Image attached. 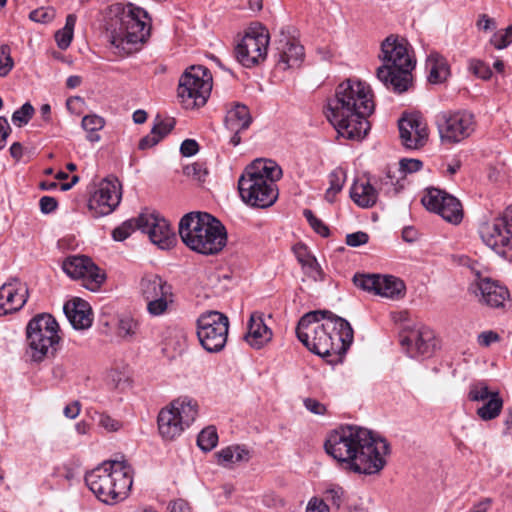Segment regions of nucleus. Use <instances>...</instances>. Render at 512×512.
Segmentation results:
<instances>
[{
  "instance_id": "bf43d9fd",
  "label": "nucleus",
  "mask_w": 512,
  "mask_h": 512,
  "mask_svg": "<svg viewBox=\"0 0 512 512\" xmlns=\"http://www.w3.org/2000/svg\"><path fill=\"white\" fill-rule=\"evenodd\" d=\"M137 329V323L130 318H125L120 321L119 333L123 337L132 336Z\"/></svg>"
},
{
  "instance_id": "f3484780",
  "label": "nucleus",
  "mask_w": 512,
  "mask_h": 512,
  "mask_svg": "<svg viewBox=\"0 0 512 512\" xmlns=\"http://www.w3.org/2000/svg\"><path fill=\"white\" fill-rule=\"evenodd\" d=\"M62 269L70 278L81 279L83 285L91 291H96L105 280L104 274L100 273L99 268L87 256L67 257L63 261Z\"/></svg>"
},
{
  "instance_id": "393cba45",
  "label": "nucleus",
  "mask_w": 512,
  "mask_h": 512,
  "mask_svg": "<svg viewBox=\"0 0 512 512\" xmlns=\"http://www.w3.org/2000/svg\"><path fill=\"white\" fill-rule=\"evenodd\" d=\"M277 66L282 70L299 67L304 58V48L295 39L281 33L276 41Z\"/></svg>"
},
{
  "instance_id": "8fccbe9b",
  "label": "nucleus",
  "mask_w": 512,
  "mask_h": 512,
  "mask_svg": "<svg viewBox=\"0 0 512 512\" xmlns=\"http://www.w3.org/2000/svg\"><path fill=\"white\" fill-rule=\"evenodd\" d=\"M305 512H331V507L322 497L313 496L309 499Z\"/></svg>"
},
{
  "instance_id": "a18cd8bd",
  "label": "nucleus",
  "mask_w": 512,
  "mask_h": 512,
  "mask_svg": "<svg viewBox=\"0 0 512 512\" xmlns=\"http://www.w3.org/2000/svg\"><path fill=\"white\" fill-rule=\"evenodd\" d=\"M496 49H504L512 43V24L506 29L496 32L490 40Z\"/></svg>"
},
{
  "instance_id": "de8ad7c7",
  "label": "nucleus",
  "mask_w": 512,
  "mask_h": 512,
  "mask_svg": "<svg viewBox=\"0 0 512 512\" xmlns=\"http://www.w3.org/2000/svg\"><path fill=\"white\" fill-rule=\"evenodd\" d=\"M304 274L314 281L323 279V271L317 262L316 258L310 259L301 266Z\"/></svg>"
},
{
  "instance_id": "09e8293b",
  "label": "nucleus",
  "mask_w": 512,
  "mask_h": 512,
  "mask_svg": "<svg viewBox=\"0 0 512 512\" xmlns=\"http://www.w3.org/2000/svg\"><path fill=\"white\" fill-rule=\"evenodd\" d=\"M186 337L180 330L169 331V338L166 339V346L173 347L174 350L181 351L185 345Z\"/></svg>"
},
{
  "instance_id": "e2e57ef3",
  "label": "nucleus",
  "mask_w": 512,
  "mask_h": 512,
  "mask_svg": "<svg viewBox=\"0 0 512 512\" xmlns=\"http://www.w3.org/2000/svg\"><path fill=\"white\" fill-rule=\"evenodd\" d=\"M73 33L64 29L57 31L55 39L60 49H66L71 44Z\"/></svg>"
},
{
  "instance_id": "7c9ffc66",
  "label": "nucleus",
  "mask_w": 512,
  "mask_h": 512,
  "mask_svg": "<svg viewBox=\"0 0 512 512\" xmlns=\"http://www.w3.org/2000/svg\"><path fill=\"white\" fill-rule=\"evenodd\" d=\"M426 69L429 73L428 80L433 84L442 83L450 74L446 59L436 52H432L427 57Z\"/></svg>"
},
{
  "instance_id": "3c124183",
  "label": "nucleus",
  "mask_w": 512,
  "mask_h": 512,
  "mask_svg": "<svg viewBox=\"0 0 512 512\" xmlns=\"http://www.w3.org/2000/svg\"><path fill=\"white\" fill-rule=\"evenodd\" d=\"M499 341V334L493 330L483 331L477 336V343L481 347H489L492 343H496Z\"/></svg>"
},
{
  "instance_id": "f704fd0d",
  "label": "nucleus",
  "mask_w": 512,
  "mask_h": 512,
  "mask_svg": "<svg viewBox=\"0 0 512 512\" xmlns=\"http://www.w3.org/2000/svg\"><path fill=\"white\" fill-rule=\"evenodd\" d=\"M218 462L222 465L248 461L249 451L241 446H229L217 453Z\"/></svg>"
},
{
  "instance_id": "a878e982",
  "label": "nucleus",
  "mask_w": 512,
  "mask_h": 512,
  "mask_svg": "<svg viewBox=\"0 0 512 512\" xmlns=\"http://www.w3.org/2000/svg\"><path fill=\"white\" fill-rule=\"evenodd\" d=\"M135 15H132L131 19L125 26L122 38L119 39L118 44L123 42L128 44H144L150 37L151 34V17H144L143 13L135 11Z\"/></svg>"
},
{
  "instance_id": "9d476101",
  "label": "nucleus",
  "mask_w": 512,
  "mask_h": 512,
  "mask_svg": "<svg viewBox=\"0 0 512 512\" xmlns=\"http://www.w3.org/2000/svg\"><path fill=\"white\" fill-rule=\"evenodd\" d=\"M212 90V75L202 65L188 67L179 79L177 96L185 109L206 104Z\"/></svg>"
},
{
  "instance_id": "0e129e2a",
  "label": "nucleus",
  "mask_w": 512,
  "mask_h": 512,
  "mask_svg": "<svg viewBox=\"0 0 512 512\" xmlns=\"http://www.w3.org/2000/svg\"><path fill=\"white\" fill-rule=\"evenodd\" d=\"M39 205L42 213L49 214L56 210L58 202L54 197L43 196L40 198Z\"/></svg>"
},
{
  "instance_id": "ddd939ff",
  "label": "nucleus",
  "mask_w": 512,
  "mask_h": 512,
  "mask_svg": "<svg viewBox=\"0 0 512 512\" xmlns=\"http://www.w3.org/2000/svg\"><path fill=\"white\" fill-rule=\"evenodd\" d=\"M139 292L147 302V311L152 316L163 315L173 303L171 285L156 274H147L141 278Z\"/></svg>"
},
{
  "instance_id": "5701e85b",
  "label": "nucleus",
  "mask_w": 512,
  "mask_h": 512,
  "mask_svg": "<svg viewBox=\"0 0 512 512\" xmlns=\"http://www.w3.org/2000/svg\"><path fill=\"white\" fill-rule=\"evenodd\" d=\"M398 126L400 139L406 148L418 149L424 146L428 139V129L420 116H404L399 120Z\"/></svg>"
},
{
  "instance_id": "cd10ccee",
  "label": "nucleus",
  "mask_w": 512,
  "mask_h": 512,
  "mask_svg": "<svg viewBox=\"0 0 512 512\" xmlns=\"http://www.w3.org/2000/svg\"><path fill=\"white\" fill-rule=\"evenodd\" d=\"M63 311L73 326L84 330L92 325V310L89 303L81 298H73L64 304Z\"/></svg>"
},
{
  "instance_id": "412c9836",
  "label": "nucleus",
  "mask_w": 512,
  "mask_h": 512,
  "mask_svg": "<svg viewBox=\"0 0 512 512\" xmlns=\"http://www.w3.org/2000/svg\"><path fill=\"white\" fill-rule=\"evenodd\" d=\"M135 11L143 13L145 18L149 19V13L132 3L124 5L123 3H114L108 6L106 10V27L111 32L112 44L119 46V39L122 38L125 26L131 19L132 15H135Z\"/></svg>"
},
{
  "instance_id": "13d9d810",
  "label": "nucleus",
  "mask_w": 512,
  "mask_h": 512,
  "mask_svg": "<svg viewBox=\"0 0 512 512\" xmlns=\"http://www.w3.org/2000/svg\"><path fill=\"white\" fill-rule=\"evenodd\" d=\"M184 172L186 175L193 176L199 181L204 180V177L207 175V171L201 163H193L186 166Z\"/></svg>"
},
{
  "instance_id": "6e6d98bb",
  "label": "nucleus",
  "mask_w": 512,
  "mask_h": 512,
  "mask_svg": "<svg viewBox=\"0 0 512 512\" xmlns=\"http://www.w3.org/2000/svg\"><path fill=\"white\" fill-rule=\"evenodd\" d=\"M303 404L309 412L315 415H324L327 411L326 406L314 398H305Z\"/></svg>"
},
{
  "instance_id": "a19ab883",
  "label": "nucleus",
  "mask_w": 512,
  "mask_h": 512,
  "mask_svg": "<svg viewBox=\"0 0 512 512\" xmlns=\"http://www.w3.org/2000/svg\"><path fill=\"white\" fill-rule=\"evenodd\" d=\"M499 257L512 261V232L508 230L504 233V236L499 239L497 246L491 248Z\"/></svg>"
},
{
  "instance_id": "58836bf2",
  "label": "nucleus",
  "mask_w": 512,
  "mask_h": 512,
  "mask_svg": "<svg viewBox=\"0 0 512 512\" xmlns=\"http://www.w3.org/2000/svg\"><path fill=\"white\" fill-rule=\"evenodd\" d=\"M218 443V434L214 426L204 428L198 435L197 444L205 452L211 451Z\"/></svg>"
},
{
  "instance_id": "2eb2a0df",
  "label": "nucleus",
  "mask_w": 512,
  "mask_h": 512,
  "mask_svg": "<svg viewBox=\"0 0 512 512\" xmlns=\"http://www.w3.org/2000/svg\"><path fill=\"white\" fill-rule=\"evenodd\" d=\"M121 184L116 178L103 179L91 195L88 208L93 217L111 214L121 201Z\"/></svg>"
},
{
  "instance_id": "79ce46f5",
  "label": "nucleus",
  "mask_w": 512,
  "mask_h": 512,
  "mask_svg": "<svg viewBox=\"0 0 512 512\" xmlns=\"http://www.w3.org/2000/svg\"><path fill=\"white\" fill-rule=\"evenodd\" d=\"M494 391H490L485 383H477L470 388L468 398L473 402H485L490 399Z\"/></svg>"
},
{
  "instance_id": "864d4df0",
  "label": "nucleus",
  "mask_w": 512,
  "mask_h": 512,
  "mask_svg": "<svg viewBox=\"0 0 512 512\" xmlns=\"http://www.w3.org/2000/svg\"><path fill=\"white\" fill-rule=\"evenodd\" d=\"M174 128V120L168 119L165 121H160L155 124L152 128V132L159 136V140L161 141L172 129Z\"/></svg>"
},
{
  "instance_id": "6ab92c4d",
  "label": "nucleus",
  "mask_w": 512,
  "mask_h": 512,
  "mask_svg": "<svg viewBox=\"0 0 512 512\" xmlns=\"http://www.w3.org/2000/svg\"><path fill=\"white\" fill-rule=\"evenodd\" d=\"M140 230L148 234L150 241L162 250L172 248L176 236L170 224L159 214L144 212L140 214Z\"/></svg>"
},
{
  "instance_id": "a211bd4d",
  "label": "nucleus",
  "mask_w": 512,
  "mask_h": 512,
  "mask_svg": "<svg viewBox=\"0 0 512 512\" xmlns=\"http://www.w3.org/2000/svg\"><path fill=\"white\" fill-rule=\"evenodd\" d=\"M423 205L432 212L439 214L444 220L458 224L463 217L461 203L457 198L437 188L427 189L422 197Z\"/></svg>"
},
{
  "instance_id": "dca6fc26",
  "label": "nucleus",
  "mask_w": 512,
  "mask_h": 512,
  "mask_svg": "<svg viewBox=\"0 0 512 512\" xmlns=\"http://www.w3.org/2000/svg\"><path fill=\"white\" fill-rule=\"evenodd\" d=\"M355 286L382 297L398 299L404 296L405 284L391 275L356 274L353 277Z\"/></svg>"
},
{
  "instance_id": "69168bd1",
  "label": "nucleus",
  "mask_w": 512,
  "mask_h": 512,
  "mask_svg": "<svg viewBox=\"0 0 512 512\" xmlns=\"http://www.w3.org/2000/svg\"><path fill=\"white\" fill-rule=\"evenodd\" d=\"M399 165L400 169L406 173L417 172L422 168V162L418 159H402Z\"/></svg>"
},
{
  "instance_id": "423d86ee",
  "label": "nucleus",
  "mask_w": 512,
  "mask_h": 512,
  "mask_svg": "<svg viewBox=\"0 0 512 512\" xmlns=\"http://www.w3.org/2000/svg\"><path fill=\"white\" fill-rule=\"evenodd\" d=\"M282 176L281 168L273 161L257 159L246 167L238 180L242 200L257 208H267L278 198L275 182Z\"/></svg>"
},
{
  "instance_id": "4c0bfd02",
  "label": "nucleus",
  "mask_w": 512,
  "mask_h": 512,
  "mask_svg": "<svg viewBox=\"0 0 512 512\" xmlns=\"http://www.w3.org/2000/svg\"><path fill=\"white\" fill-rule=\"evenodd\" d=\"M107 379L113 388L120 391L128 389L131 385L130 374L126 369H111L108 372Z\"/></svg>"
},
{
  "instance_id": "1a4fd4ad",
  "label": "nucleus",
  "mask_w": 512,
  "mask_h": 512,
  "mask_svg": "<svg viewBox=\"0 0 512 512\" xmlns=\"http://www.w3.org/2000/svg\"><path fill=\"white\" fill-rule=\"evenodd\" d=\"M26 335L34 361H42L49 354H53L61 339L59 325L48 313L34 316L26 327Z\"/></svg>"
},
{
  "instance_id": "4be33fe9",
  "label": "nucleus",
  "mask_w": 512,
  "mask_h": 512,
  "mask_svg": "<svg viewBox=\"0 0 512 512\" xmlns=\"http://www.w3.org/2000/svg\"><path fill=\"white\" fill-rule=\"evenodd\" d=\"M471 291L480 304L490 308H504L510 296L506 287L489 278L478 279L471 285Z\"/></svg>"
},
{
  "instance_id": "603ef678",
  "label": "nucleus",
  "mask_w": 512,
  "mask_h": 512,
  "mask_svg": "<svg viewBox=\"0 0 512 512\" xmlns=\"http://www.w3.org/2000/svg\"><path fill=\"white\" fill-rule=\"evenodd\" d=\"M470 69L476 76L482 79H489L492 74L490 68L480 60H472L470 62Z\"/></svg>"
},
{
  "instance_id": "37998d69",
  "label": "nucleus",
  "mask_w": 512,
  "mask_h": 512,
  "mask_svg": "<svg viewBox=\"0 0 512 512\" xmlns=\"http://www.w3.org/2000/svg\"><path fill=\"white\" fill-rule=\"evenodd\" d=\"M14 67L10 47L6 44L0 46V77H6Z\"/></svg>"
},
{
  "instance_id": "c85d7f7f",
  "label": "nucleus",
  "mask_w": 512,
  "mask_h": 512,
  "mask_svg": "<svg viewBox=\"0 0 512 512\" xmlns=\"http://www.w3.org/2000/svg\"><path fill=\"white\" fill-rule=\"evenodd\" d=\"M350 197L353 202L361 208H371L378 200V189L369 180H355L351 189Z\"/></svg>"
},
{
  "instance_id": "72a5a7b5",
  "label": "nucleus",
  "mask_w": 512,
  "mask_h": 512,
  "mask_svg": "<svg viewBox=\"0 0 512 512\" xmlns=\"http://www.w3.org/2000/svg\"><path fill=\"white\" fill-rule=\"evenodd\" d=\"M329 187L325 192V200L329 203H334L336 196L342 191L347 179L346 171L342 167H337L332 170L328 176Z\"/></svg>"
},
{
  "instance_id": "f8f14e48",
  "label": "nucleus",
  "mask_w": 512,
  "mask_h": 512,
  "mask_svg": "<svg viewBox=\"0 0 512 512\" xmlns=\"http://www.w3.org/2000/svg\"><path fill=\"white\" fill-rule=\"evenodd\" d=\"M228 317L218 311L202 313L197 319V336L201 346L208 352L221 351L227 342Z\"/></svg>"
},
{
  "instance_id": "9b49d317",
  "label": "nucleus",
  "mask_w": 512,
  "mask_h": 512,
  "mask_svg": "<svg viewBox=\"0 0 512 512\" xmlns=\"http://www.w3.org/2000/svg\"><path fill=\"white\" fill-rule=\"evenodd\" d=\"M439 137L444 144H458L476 131L475 115L465 109L441 112L436 118Z\"/></svg>"
},
{
  "instance_id": "20e7f679",
  "label": "nucleus",
  "mask_w": 512,
  "mask_h": 512,
  "mask_svg": "<svg viewBox=\"0 0 512 512\" xmlns=\"http://www.w3.org/2000/svg\"><path fill=\"white\" fill-rule=\"evenodd\" d=\"M378 57L382 62L376 71L378 80L395 93L406 92L412 86L411 72L416 63L406 39L394 34L387 36Z\"/></svg>"
},
{
  "instance_id": "b1692460",
  "label": "nucleus",
  "mask_w": 512,
  "mask_h": 512,
  "mask_svg": "<svg viewBox=\"0 0 512 512\" xmlns=\"http://www.w3.org/2000/svg\"><path fill=\"white\" fill-rule=\"evenodd\" d=\"M28 287L18 279H12L0 287V316L19 311L27 302Z\"/></svg>"
},
{
  "instance_id": "e433bc0d",
  "label": "nucleus",
  "mask_w": 512,
  "mask_h": 512,
  "mask_svg": "<svg viewBox=\"0 0 512 512\" xmlns=\"http://www.w3.org/2000/svg\"><path fill=\"white\" fill-rule=\"evenodd\" d=\"M325 502L331 504V509L335 508L339 510L346 499V492L343 487L335 484L329 485L323 491V497Z\"/></svg>"
},
{
  "instance_id": "f03ea898",
  "label": "nucleus",
  "mask_w": 512,
  "mask_h": 512,
  "mask_svg": "<svg viewBox=\"0 0 512 512\" xmlns=\"http://www.w3.org/2000/svg\"><path fill=\"white\" fill-rule=\"evenodd\" d=\"M374 109L371 87L360 79L349 78L336 87L328 100L327 119L340 136L359 141L370 130L368 117Z\"/></svg>"
},
{
  "instance_id": "c03bdc74",
  "label": "nucleus",
  "mask_w": 512,
  "mask_h": 512,
  "mask_svg": "<svg viewBox=\"0 0 512 512\" xmlns=\"http://www.w3.org/2000/svg\"><path fill=\"white\" fill-rule=\"evenodd\" d=\"M34 114V107L29 103H25L16 110L12 115V121L15 125L21 127L26 125Z\"/></svg>"
},
{
  "instance_id": "473e14b6",
  "label": "nucleus",
  "mask_w": 512,
  "mask_h": 512,
  "mask_svg": "<svg viewBox=\"0 0 512 512\" xmlns=\"http://www.w3.org/2000/svg\"><path fill=\"white\" fill-rule=\"evenodd\" d=\"M503 399L498 391H494L492 397L476 410L477 416L483 421L496 419L502 412Z\"/></svg>"
},
{
  "instance_id": "f257e3e1",
  "label": "nucleus",
  "mask_w": 512,
  "mask_h": 512,
  "mask_svg": "<svg viewBox=\"0 0 512 512\" xmlns=\"http://www.w3.org/2000/svg\"><path fill=\"white\" fill-rule=\"evenodd\" d=\"M325 451L347 469L366 476L378 475L387 464L390 445L386 439L359 426H342L329 434Z\"/></svg>"
},
{
  "instance_id": "bb28decb",
  "label": "nucleus",
  "mask_w": 512,
  "mask_h": 512,
  "mask_svg": "<svg viewBox=\"0 0 512 512\" xmlns=\"http://www.w3.org/2000/svg\"><path fill=\"white\" fill-rule=\"evenodd\" d=\"M273 337L272 330L268 327L264 320V314L261 312H253L247 323V333L244 336L245 341L253 348L260 349Z\"/></svg>"
},
{
  "instance_id": "39448f33",
  "label": "nucleus",
  "mask_w": 512,
  "mask_h": 512,
  "mask_svg": "<svg viewBox=\"0 0 512 512\" xmlns=\"http://www.w3.org/2000/svg\"><path fill=\"white\" fill-rule=\"evenodd\" d=\"M182 242L192 251L202 255H216L227 243L225 227L206 212H190L179 222Z\"/></svg>"
},
{
  "instance_id": "680f3d73",
  "label": "nucleus",
  "mask_w": 512,
  "mask_h": 512,
  "mask_svg": "<svg viewBox=\"0 0 512 512\" xmlns=\"http://www.w3.org/2000/svg\"><path fill=\"white\" fill-rule=\"evenodd\" d=\"M199 151L198 143L193 139H186L180 146V152L185 157H191Z\"/></svg>"
},
{
  "instance_id": "052dcab7",
  "label": "nucleus",
  "mask_w": 512,
  "mask_h": 512,
  "mask_svg": "<svg viewBox=\"0 0 512 512\" xmlns=\"http://www.w3.org/2000/svg\"><path fill=\"white\" fill-rule=\"evenodd\" d=\"M293 251L301 266L308 262L310 259L314 258V256L311 255L310 251L308 250L307 246L304 244L295 245L293 247Z\"/></svg>"
},
{
  "instance_id": "c9c22d12",
  "label": "nucleus",
  "mask_w": 512,
  "mask_h": 512,
  "mask_svg": "<svg viewBox=\"0 0 512 512\" xmlns=\"http://www.w3.org/2000/svg\"><path fill=\"white\" fill-rule=\"evenodd\" d=\"M81 126L88 133L87 139L90 142H98L100 136L97 132L103 129L105 120L96 114H90L83 117Z\"/></svg>"
},
{
  "instance_id": "c756f323",
  "label": "nucleus",
  "mask_w": 512,
  "mask_h": 512,
  "mask_svg": "<svg viewBox=\"0 0 512 512\" xmlns=\"http://www.w3.org/2000/svg\"><path fill=\"white\" fill-rule=\"evenodd\" d=\"M252 122V116L249 108L237 103L230 110L227 111L225 117V126L229 131H243L246 130Z\"/></svg>"
},
{
  "instance_id": "aec40b11",
  "label": "nucleus",
  "mask_w": 512,
  "mask_h": 512,
  "mask_svg": "<svg viewBox=\"0 0 512 512\" xmlns=\"http://www.w3.org/2000/svg\"><path fill=\"white\" fill-rule=\"evenodd\" d=\"M400 343L412 358L430 356L436 347L434 332L423 325L403 330Z\"/></svg>"
},
{
  "instance_id": "4468645a",
  "label": "nucleus",
  "mask_w": 512,
  "mask_h": 512,
  "mask_svg": "<svg viewBox=\"0 0 512 512\" xmlns=\"http://www.w3.org/2000/svg\"><path fill=\"white\" fill-rule=\"evenodd\" d=\"M269 33L264 27L250 28L235 48L236 58L244 67L251 68L264 61L269 45Z\"/></svg>"
},
{
  "instance_id": "4d7b16f0",
  "label": "nucleus",
  "mask_w": 512,
  "mask_h": 512,
  "mask_svg": "<svg viewBox=\"0 0 512 512\" xmlns=\"http://www.w3.org/2000/svg\"><path fill=\"white\" fill-rule=\"evenodd\" d=\"M99 426L103 427L109 432L118 431L121 427V423L106 414H101L98 420Z\"/></svg>"
},
{
  "instance_id": "0eeeda50",
  "label": "nucleus",
  "mask_w": 512,
  "mask_h": 512,
  "mask_svg": "<svg viewBox=\"0 0 512 512\" xmlns=\"http://www.w3.org/2000/svg\"><path fill=\"white\" fill-rule=\"evenodd\" d=\"M91 492L105 504L127 498L133 484V469L125 460L104 461L85 475Z\"/></svg>"
},
{
  "instance_id": "ea45409f",
  "label": "nucleus",
  "mask_w": 512,
  "mask_h": 512,
  "mask_svg": "<svg viewBox=\"0 0 512 512\" xmlns=\"http://www.w3.org/2000/svg\"><path fill=\"white\" fill-rule=\"evenodd\" d=\"M140 215L138 218H133L124 221L120 226L116 227L112 232V237L115 241H124L136 229H140Z\"/></svg>"
},
{
  "instance_id": "338daca9",
  "label": "nucleus",
  "mask_w": 512,
  "mask_h": 512,
  "mask_svg": "<svg viewBox=\"0 0 512 512\" xmlns=\"http://www.w3.org/2000/svg\"><path fill=\"white\" fill-rule=\"evenodd\" d=\"M11 132V127L5 117L0 116V149L7 144V138Z\"/></svg>"
},
{
  "instance_id": "7ed1b4c3",
  "label": "nucleus",
  "mask_w": 512,
  "mask_h": 512,
  "mask_svg": "<svg viewBox=\"0 0 512 512\" xmlns=\"http://www.w3.org/2000/svg\"><path fill=\"white\" fill-rule=\"evenodd\" d=\"M296 334L309 351L330 358V363L341 360L354 338L350 323L326 310L311 311L302 316Z\"/></svg>"
},
{
  "instance_id": "5fc2aeb1",
  "label": "nucleus",
  "mask_w": 512,
  "mask_h": 512,
  "mask_svg": "<svg viewBox=\"0 0 512 512\" xmlns=\"http://www.w3.org/2000/svg\"><path fill=\"white\" fill-rule=\"evenodd\" d=\"M369 235L363 231H357L346 236V244L351 247H358L368 242Z\"/></svg>"
},
{
  "instance_id": "2f4dec72",
  "label": "nucleus",
  "mask_w": 512,
  "mask_h": 512,
  "mask_svg": "<svg viewBox=\"0 0 512 512\" xmlns=\"http://www.w3.org/2000/svg\"><path fill=\"white\" fill-rule=\"evenodd\" d=\"M508 230L507 225L501 219H496L493 222L482 223L478 232L482 242L491 249L493 246H497L499 239Z\"/></svg>"
},
{
  "instance_id": "49530a36",
  "label": "nucleus",
  "mask_w": 512,
  "mask_h": 512,
  "mask_svg": "<svg viewBox=\"0 0 512 512\" xmlns=\"http://www.w3.org/2000/svg\"><path fill=\"white\" fill-rule=\"evenodd\" d=\"M303 215L316 233L323 237H327L329 235V228L321 219L317 218L311 210L305 209L303 211Z\"/></svg>"
},
{
  "instance_id": "774afa93",
  "label": "nucleus",
  "mask_w": 512,
  "mask_h": 512,
  "mask_svg": "<svg viewBox=\"0 0 512 512\" xmlns=\"http://www.w3.org/2000/svg\"><path fill=\"white\" fill-rule=\"evenodd\" d=\"M169 512H191L189 503L183 499L173 501L168 506Z\"/></svg>"
},
{
  "instance_id": "6e6552de",
  "label": "nucleus",
  "mask_w": 512,
  "mask_h": 512,
  "mask_svg": "<svg viewBox=\"0 0 512 512\" xmlns=\"http://www.w3.org/2000/svg\"><path fill=\"white\" fill-rule=\"evenodd\" d=\"M198 416L197 401L189 397H179L158 414V431L164 440L178 438Z\"/></svg>"
}]
</instances>
